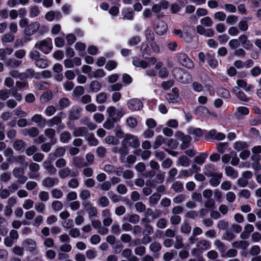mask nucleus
<instances>
[{"mask_svg":"<svg viewBox=\"0 0 261 261\" xmlns=\"http://www.w3.org/2000/svg\"><path fill=\"white\" fill-rule=\"evenodd\" d=\"M28 21L26 18H23L20 20L19 25L20 27L24 28V33L27 36H32L36 33L40 28V23L37 22H33L30 24H28Z\"/></svg>","mask_w":261,"mask_h":261,"instance_id":"f257e3e1","label":"nucleus"},{"mask_svg":"<svg viewBox=\"0 0 261 261\" xmlns=\"http://www.w3.org/2000/svg\"><path fill=\"white\" fill-rule=\"evenodd\" d=\"M173 76L182 84H187L192 81L191 75L185 70L180 68H174L172 70Z\"/></svg>","mask_w":261,"mask_h":261,"instance_id":"f03ea898","label":"nucleus"},{"mask_svg":"<svg viewBox=\"0 0 261 261\" xmlns=\"http://www.w3.org/2000/svg\"><path fill=\"white\" fill-rule=\"evenodd\" d=\"M156 61V58L153 57L147 58L146 60H142L137 57H134L132 62L133 65L137 67L146 69L154 65Z\"/></svg>","mask_w":261,"mask_h":261,"instance_id":"7ed1b4c3","label":"nucleus"},{"mask_svg":"<svg viewBox=\"0 0 261 261\" xmlns=\"http://www.w3.org/2000/svg\"><path fill=\"white\" fill-rule=\"evenodd\" d=\"M35 47L39 49L42 53L48 54L53 48L52 40L49 38H45L36 43Z\"/></svg>","mask_w":261,"mask_h":261,"instance_id":"20e7f679","label":"nucleus"},{"mask_svg":"<svg viewBox=\"0 0 261 261\" xmlns=\"http://www.w3.org/2000/svg\"><path fill=\"white\" fill-rule=\"evenodd\" d=\"M121 145L126 148L128 146L137 148L140 146V141L137 137L132 135L127 134L122 141Z\"/></svg>","mask_w":261,"mask_h":261,"instance_id":"39448f33","label":"nucleus"},{"mask_svg":"<svg viewBox=\"0 0 261 261\" xmlns=\"http://www.w3.org/2000/svg\"><path fill=\"white\" fill-rule=\"evenodd\" d=\"M176 57L178 62L182 66L189 69H192L194 67V63L186 54L180 53L176 54Z\"/></svg>","mask_w":261,"mask_h":261,"instance_id":"423d86ee","label":"nucleus"},{"mask_svg":"<svg viewBox=\"0 0 261 261\" xmlns=\"http://www.w3.org/2000/svg\"><path fill=\"white\" fill-rule=\"evenodd\" d=\"M110 118L114 119V120H119L124 114V112L122 109L116 110L114 107H109L107 109Z\"/></svg>","mask_w":261,"mask_h":261,"instance_id":"0eeeda50","label":"nucleus"},{"mask_svg":"<svg viewBox=\"0 0 261 261\" xmlns=\"http://www.w3.org/2000/svg\"><path fill=\"white\" fill-rule=\"evenodd\" d=\"M127 107L132 111H137L141 110L143 107V103L138 98H134L127 101Z\"/></svg>","mask_w":261,"mask_h":261,"instance_id":"6e6552de","label":"nucleus"},{"mask_svg":"<svg viewBox=\"0 0 261 261\" xmlns=\"http://www.w3.org/2000/svg\"><path fill=\"white\" fill-rule=\"evenodd\" d=\"M81 64V59L79 57H75L72 59H67L64 61V65L66 68H73L74 66H79Z\"/></svg>","mask_w":261,"mask_h":261,"instance_id":"1a4fd4ad","label":"nucleus"},{"mask_svg":"<svg viewBox=\"0 0 261 261\" xmlns=\"http://www.w3.org/2000/svg\"><path fill=\"white\" fill-rule=\"evenodd\" d=\"M101 216L103 219L102 223L105 226H109L113 222L112 214L110 210L106 208L102 211Z\"/></svg>","mask_w":261,"mask_h":261,"instance_id":"9d476101","label":"nucleus"},{"mask_svg":"<svg viewBox=\"0 0 261 261\" xmlns=\"http://www.w3.org/2000/svg\"><path fill=\"white\" fill-rule=\"evenodd\" d=\"M23 248L31 252H35L36 250L37 244L35 241L31 239L25 240L22 243Z\"/></svg>","mask_w":261,"mask_h":261,"instance_id":"9b49d317","label":"nucleus"},{"mask_svg":"<svg viewBox=\"0 0 261 261\" xmlns=\"http://www.w3.org/2000/svg\"><path fill=\"white\" fill-rule=\"evenodd\" d=\"M85 210L87 212L90 218L95 217L97 214V208L93 206L92 203L89 202H86L83 204Z\"/></svg>","mask_w":261,"mask_h":261,"instance_id":"f8f14e48","label":"nucleus"},{"mask_svg":"<svg viewBox=\"0 0 261 261\" xmlns=\"http://www.w3.org/2000/svg\"><path fill=\"white\" fill-rule=\"evenodd\" d=\"M54 161L51 160L48 155V159L43 162V166L47 171V172L50 174H55L57 170L54 165L52 164V162Z\"/></svg>","mask_w":261,"mask_h":261,"instance_id":"ddd939ff","label":"nucleus"},{"mask_svg":"<svg viewBox=\"0 0 261 261\" xmlns=\"http://www.w3.org/2000/svg\"><path fill=\"white\" fill-rule=\"evenodd\" d=\"M167 25L165 22L159 20L155 27L156 33L160 35L164 34L167 31Z\"/></svg>","mask_w":261,"mask_h":261,"instance_id":"4468645a","label":"nucleus"},{"mask_svg":"<svg viewBox=\"0 0 261 261\" xmlns=\"http://www.w3.org/2000/svg\"><path fill=\"white\" fill-rule=\"evenodd\" d=\"M196 30L199 34L203 35L207 37H211L214 35V32L213 30V29H206L201 25H198L197 26Z\"/></svg>","mask_w":261,"mask_h":261,"instance_id":"2eb2a0df","label":"nucleus"},{"mask_svg":"<svg viewBox=\"0 0 261 261\" xmlns=\"http://www.w3.org/2000/svg\"><path fill=\"white\" fill-rule=\"evenodd\" d=\"M239 39L240 40V44H241L245 49H250L253 47V44L250 41L248 40V37L246 35H241L239 37Z\"/></svg>","mask_w":261,"mask_h":261,"instance_id":"dca6fc26","label":"nucleus"},{"mask_svg":"<svg viewBox=\"0 0 261 261\" xmlns=\"http://www.w3.org/2000/svg\"><path fill=\"white\" fill-rule=\"evenodd\" d=\"M212 176L210 179V184L213 187H217L220 182L222 177L221 173H214L211 175Z\"/></svg>","mask_w":261,"mask_h":261,"instance_id":"f3484780","label":"nucleus"},{"mask_svg":"<svg viewBox=\"0 0 261 261\" xmlns=\"http://www.w3.org/2000/svg\"><path fill=\"white\" fill-rule=\"evenodd\" d=\"M58 182L59 179L57 178L46 177L42 180V184L46 187H51Z\"/></svg>","mask_w":261,"mask_h":261,"instance_id":"a211bd4d","label":"nucleus"},{"mask_svg":"<svg viewBox=\"0 0 261 261\" xmlns=\"http://www.w3.org/2000/svg\"><path fill=\"white\" fill-rule=\"evenodd\" d=\"M65 152V149L63 147H59L57 148L55 152H51L49 153V158L52 161L55 160L57 157L62 156L64 155Z\"/></svg>","mask_w":261,"mask_h":261,"instance_id":"6ab92c4d","label":"nucleus"},{"mask_svg":"<svg viewBox=\"0 0 261 261\" xmlns=\"http://www.w3.org/2000/svg\"><path fill=\"white\" fill-rule=\"evenodd\" d=\"M206 60L208 65L213 68H215L218 66V62L214 55L210 54H206Z\"/></svg>","mask_w":261,"mask_h":261,"instance_id":"aec40b11","label":"nucleus"},{"mask_svg":"<svg viewBox=\"0 0 261 261\" xmlns=\"http://www.w3.org/2000/svg\"><path fill=\"white\" fill-rule=\"evenodd\" d=\"M225 172L227 176L232 179L237 178L239 176L238 172L231 166H227L225 168Z\"/></svg>","mask_w":261,"mask_h":261,"instance_id":"412c9836","label":"nucleus"},{"mask_svg":"<svg viewBox=\"0 0 261 261\" xmlns=\"http://www.w3.org/2000/svg\"><path fill=\"white\" fill-rule=\"evenodd\" d=\"M208 154L206 152L200 153L199 155L195 156L194 158V162L198 165H202L206 159L208 157Z\"/></svg>","mask_w":261,"mask_h":261,"instance_id":"4be33fe9","label":"nucleus"},{"mask_svg":"<svg viewBox=\"0 0 261 261\" xmlns=\"http://www.w3.org/2000/svg\"><path fill=\"white\" fill-rule=\"evenodd\" d=\"M88 133V129L86 127H80L74 129L73 134L75 137H84Z\"/></svg>","mask_w":261,"mask_h":261,"instance_id":"5701e85b","label":"nucleus"},{"mask_svg":"<svg viewBox=\"0 0 261 261\" xmlns=\"http://www.w3.org/2000/svg\"><path fill=\"white\" fill-rule=\"evenodd\" d=\"M24 135H29L31 137H35L39 134V130L37 127H32L30 129H24L22 130Z\"/></svg>","mask_w":261,"mask_h":261,"instance_id":"b1692460","label":"nucleus"},{"mask_svg":"<svg viewBox=\"0 0 261 261\" xmlns=\"http://www.w3.org/2000/svg\"><path fill=\"white\" fill-rule=\"evenodd\" d=\"M165 143V139L161 135L157 136L153 144V148L156 149Z\"/></svg>","mask_w":261,"mask_h":261,"instance_id":"393cba45","label":"nucleus"},{"mask_svg":"<svg viewBox=\"0 0 261 261\" xmlns=\"http://www.w3.org/2000/svg\"><path fill=\"white\" fill-rule=\"evenodd\" d=\"M32 121L36 123L40 124L42 126H44L46 119L44 118L40 114H35L31 119Z\"/></svg>","mask_w":261,"mask_h":261,"instance_id":"a878e982","label":"nucleus"},{"mask_svg":"<svg viewBox=\"0 0 261 261\" xmlns=\"http://www.w3.org/2000/svg\"><path fill=\"white\" fill-rule=\"evenodd\" d=\"M197 247L200 250H207L210 248L211 244L207 240H201L197 242Z\"/></svg>","mask_w":261,"mask_h":261,"instance_id":"bb28decb","label":"nucleus"},{"mask_svg":"<svg viewBox=\"0 0 261 261\" xmlns=\"http://www.w3.org/2000/svg\"><path fill=\"white\" fill-rule=\"evenodd\" d=\"M196 114L201 116H207L210 115V112L209 110L204 107L198 106L195 110Z\"/></svg>","mask_w":261,"mask_h":261,"instance_id":"cd10ccee","label":"nucleus"},{"mask_svg":"<svg viewBox=\"0 0 261 261\" xmlns=\"http://www.w3.org/2000/svg\"><path fill=\"white\" fill-rule=\"evenodd\" d=\"M45 135L50 139L52 144H55L56 140L54 139L56 134V131L53 128H47L44 131Z\"/></svg>","mask_w":261,"mask_h":261,"instance_id":"c85d7f7f","label":"nucleus"},{"mask_svg":"<svg viewBox=\"0 0 261 261\" xmlns=\"http://www.w3.org/2000/svg\"><path fill=\"white\" fill-rule=\"evenodd\" d=\"M249 244L246 241H238L233 242L232 243V246L234 248L245 249L248 246Z\"/></svg>","mask_w":261,"mask_h":261,"instance_id":"c756f323","label":"nucleus"},{"mask_svg":"<svg viewBox=\"0 0 261 261\" xmlns=\"http://www.w3.org/2000/svg\"><path fill=\"white\" fill-rule=\"evenodd\" d=\"M112 150L115 153H119L121 157H124L128 153L126 148L123 146L121 148L117 146L113 147L112 148Z\"/></svg>","mask_w":261,"mask_h":261,"instance_id":"7c9ffc66","label":"nucleus"},{"mask_svg":"<svg viewBox=\"0 0 261 261\" xmlns=\"http://www.w3.org/2000/svg\"><path fill=\"white\" fill-rule=\"evenodd\" d=\"M124 18L127 20H132L134 19V12L130 8L124 9L122 12Z\"/></svg>","mask_w":261,"mask_h":261,"instance_id":"2f4dec72","label":"nucleus"},{"mask_svg":"<svg viewBox=\"0 0 261 261\" xmlns=\"http://www.w3.org/2000/svg\"><path fill=\"white\" fill-rule=\"evenodd\" d=\"M5 63L7 66L14 68L18 67L21 64V61L15 59H10L6 61Z\"/></svg>","mask_w":261,"mask_h":261,"instance_id":"473e14b6","label":"nucleus"},{"mask_svg":"<svg viewBox=\"0 0 261 261\" xmlns=\"http://www.w3.org/2000/svg\"><path fill=\"white\" fill-rule=\"evenodd\" d=\"M214 245L216 248L222 253V255L225 253L226 247L223 242L219 240H216L214 242Z\"/></svg>","mask_w":261,"mask_h":261,"instance_id":"72a5a7b5","label":"nucleus"},{"mask_svg":"<svg viewBox=\"0 0 261 261\" xmlns=\"http://www.w3.org/2000/svg\"><path fill=\"white\" fill-rule=\"evenodd\" d=\"M105 141L108 144L117 145L119 144V140L116 137L113 136H108L105 139Z\"/></svg>","mask_w":261,"mask_h":261,"instance_id":"f704fd0d","label":"nucleus"},{"mask_svg":"<svg viewBox=\"0 0 261 261\" xmlns=\"http://www.w3.org/2000/svg\"><path fill=\"white\" fill-rule=\"evenodd\" d=\"M90 88L91 91L97 92L101 89V84L97 81H92L90 84Z\"/></svg>","mask_w":261,"mask_h":261,"instance_id":"c9c22d12","label":"nucleus"},{"mask_svg":"<svg viewBox=\"0 0 261 261\" xmlns=\"http://www.w3.org/2000/svg\"><path fill=\"white\" fill-rule=\"evenodd\" d=\"M85 213L83 211H79L77 212V216L75 218V223L77 225H80L82 224L84 221V218L83 217Z\"/></svg>","mask_w":261,"mask_h":261,"instance_id":"e433bc0d","label":"nucleus"},{"mask_svg":"<svg viewBox=\"0 0 261 261\" xmlns=\"http://www.w3.org/2000/svg\"><path fill=\"white\" fill-rule=\"evenodd\" d=\"M106 75L105 71L102 69H99L95 71H93L89 75V77L99 78L103 77Z\"/></svg>","mask_w":261,"mask_h":261,"instance_id":"4c0bfd02","label":"nucleus"},{"mask_svg":"<svg viewBox=\"0 0 261 261\" xmlns=\"http://www.w3.org/2000/svg\"><path fill=\"white\" fill-rule=\"evenodd\" d=\"M118 120H114V119L108 118L103 124V126L107 129H111L114 127V123Z\"/></svg>","mask_w":261,"mask_h":261,"instance_id":"58836bf2","label":"nucleus"},{"mask_svg":"<svg viewBox=\"0 0 261 261\" xmlns=\"http://www.w3.org/2000/svg\"><path fill=\"white\" fill-rule=\"evenodd\" d=\"M178 162L183 167H188L190 165V160L185 155H181L178 158Z\"/></svg>","mask_w":261,"mask_h":261,"instance_id":"ea45409f","label":"nucleus"},{"mask_svg":"<svg viewBox=\"0 0 261 261\" xmlns=\"http://www.w3.org/2000/svg\"><path fill=\"white\" fill-rule=\"evenodd\" d=\"M217 93L219 96L225 98H229L230 97L229 91L223 88H219L217 90Z\"/></svg>","mask_w":261,"mask_h":261,"instance_id":"a19ab883","label":"nucleus"},{"mask_svg":"<svg viewBox=\"0 0 261 261\" xmlns=\"http://www.w3.org/2000/svg\"><path fill=\"white\" fill-rule=\"evenodd\" d=\"M85 44L81 42H76L75 45V48L79 51V55L83 56L84 51L86 49Z\"/></svg>","mask_w":261,"mask_h":261,"instance_id":"79ce46f5","label":"nucleus"},{"mask_svg":"<svg viewBox=\"0 0 261 261\" xmlns=\"http://www.w3.org/2000/svg\"><path fill=\"white\" fill-rule=\"evenodd\" d=\"M191 139V137L190 136L185 135L181 140L182 142V144L181 145V148L182 149H185L188 147Z\"/></svg>","mask_w":261,"mask_h":261,"instance_id":"37998d69","label":"nucleus"},{"mask_svg":"<svg viewBox=\"0 0 261 261\" xmlns=\"http://www.w3.org/2000/svg\"><path fill=\"white\" fill-rule=\"evenodd\" d=\"M162 246L160 243L155 242L151 243L149 246V249L153 253H157L161 249Z\"/></svg>","mask_w":261,"mask_h":261,"instance_id":"c03bdc74","label":"nucleus"},{"mask_svg":"<svg viewBox=\"0 0 261 261\" xmlns=\"http://www.w3.org/2000/svg\"><path fill=\"white\" fill-rule=\"evenodd\" d=\"M233 147L236 150L239 151L247 148V145L244 142H236L234 144Z\"/></svg>","mask_w":261,"mask_h":261,"instance_id":"a18cd8bd","label":"nucleus"},{"mask_svg":"<svg viewBox=\"0 0 261 261\" xmlns=\"http://www.w3.org/2000/svg\"><path fill=\"white\" fill-rule=\"evenodd\" d=\"M60 141L64 143H67L71 139L70 134L67 131L63 132L60 136Z\"/></svg>","mask_w":261,"mask_h":261,"instance_id":"49530a36","label":"nucleus"},{"mask_svg":"<svg viewBox=\"0 0 261 261\" xmlns=\"http://www.w3.org/2000/svg\"><path fill=\"white\" fill-rule=\"evenodd\" d=\"M140 50L143 57L145 55L149 56L150 54V49L148 44L145 43H142Z\"/></svg>","mask_w":261,"mask_h":261,"instance_id":"de8ad7c7","label":"nucleus"},{"mask_svg":"<svg viewBox=\"0 0 261 261\" xmlns=\"http://www.w3.org/2000/svg\"><path fill=\"white\" fill-rule=\"evenodd\" d=\"M37 67L40 68H45L48 66L47 61L43 59H38L35 62Z\"/></svg>","mask_w":261,"mask_h":261,"instance_id":"09e8293b","label":"nucleus"},{"mask_svg":"<svg viewBox=\"0 0 261 261\" xmlns=\"http://www.w3.org/2000/svg\"><path fill=\"white\" fill-rule=\"evenodd\" d=\"M161 198V195L158 193H154L149 197V203L150 205H154L158 203Z\"/></svg>","mask_w":261,"mask_h":261,"instance_id":"8fccbe9b","label":"nucleus"},{"mask_svg":"<svg viewBox=\"0 0 261 261\" xmlns=\"http://www.w3.org/2000/svg\"><path fill=\"white\" fill-rule=\"evenodd\" d=\"M14 36L10 34H6L2 37V42L3 43L11 42L14 40Z\"/></svg>","mask_w":261,"mask_h":261,"instance_id":"3c124183","label":"nucleus"},{"mask_svg":"<svg viewBox=\"0 0 261 261\" xmlns=\"http://www.w3.org/2000/svg\"><path fill=\"white\" fill-rule=\"evenodd\" d=\"M73 162L74 165L78 167H83L86 166V164L84 162L83 159L79 156L74 158Z\"/></svg>","mask_w":261,"mask_h":261,"instance_id":"603ef678","label":"nucleus"},{"mask_svg":"<svg viewBox=\"0 0 261 261\" xmlns=\"http://www.w3.org/2000/svg\"><path fill=\"white\" fill-rule=\"evenodd\" d=\"M184 246L182 242V238L180 236H177L175 237V242L174 244V247L176 249L182 248Z\"/></svg>","mask_w":261,"mask_h":261,"instance_id":"864d4df0","label":"nucleus"},{"mask_svg":"<svg viewBox=\"0 0 261 261\" xmlns=\"http://www.w3.org/2000/svg\"><path fill=\"white\" fill-rule=\"evenodd\" d=\"M53 97V93L51 91H47L46 92H44L41 96V100L44 102H46L50 99Z\"/></svg>","mask_w":261,"mask_h":261,"instance_id":"5fc2aeb1","label":"nucleus"},{"mask_svg":"<svg viewBox=\"0 0 261 261\" xmlns=\"http://www.w3.org/2000/svg\"><path fill=\"white\" fill-rule=\"evenodd\" d=\"M70 169L69 168H65L59 171V175L61 178H65L70 175Z\"/></svg>","mask_w":261,"mask_h":261,"instance_id":"6e6d98bb","label":"nucleus"},{"mask_svg":"<svg viewBox=\"0 0 261 261\" xmlns=\"http://www.w3.org/2000/svg\"><path fill=\"white\" fill-rule=\"evenodd\" d=\"M82 109L80 108H76V110H73L70 112V118L71 119H77L80 118V112Z\"/></svg>","mask_w":261,"mask_h":261,"instance_id":"4d7b16f0","label":"nucleus"},{"mask_svg":"<svg viewBox=\"0 0 261 261\" xmlns=\"http://www.w3.org/2000/svg\"><path fill=\"white\" fill-rule=\"evenodd\" d=\"M107 98V94L104 92L99 93L96 96V101L99 103H104Z\"/></svg>","mask_w":261,"mask_h":261,"instance_id":"13d9d810","label":"nucleus"},{"mask_svg":"<svg viewBox=\"0 0 261 261\" xmlns=\"http://www.w3.org/2000/svg\"><path fill=\"white\" fill-rule=\"evenodd\" d=\"M87 140L90 146H96L98 144V140L92 134L89 135L87 137Z\"/></svg>","mask_w":261,"mask_h":261,"instance_id":"bf43d9fd","label":"nucleus"},{"mask_svg":"<svg viewBox=\"0 0 261 261\" xmlns=\"http://www.w3.org/2000/svg\"><path fill=\"white\" fill-rule=\"evenodd\" d=\"M228 45L231 49H236L240 45V40L239 39H231L229 41Z\"/></svg>","mask_w":261,"mask_h":261,"instance_id":"052dcab7","label":"nucleus"},{"mask_svg":"<svg viewBox=\"0 0 261 261\" xmlns=\"http://www.w3.org/2000/svg\"><path fill=\"white\" fill-rule=\"evenodd\" d=\"M9 97V91L7 89H2L0 90V99L5 100Z\"/></svg>","mask_w":261,"mask_h":261,"instance_id":"680f3d73","label":"nucleus"},{"mask_svg":"<svg viewBox=\"0 0 261 261\" xmlns=\"http://www.w3.org/2000/svg\"><path fill=\"white\" fill-rule=\"evenodd\" d=\"M166 99L170 103H176L179 101L180 98H178L172 94L168 93L166 95Z\"/></svg>","mask_w":261,"mask_h":261,"instance_id":"e2e57ef3","label":"nucleus"},{"mask_svg":"<svg viewBox=\"0 0 261 261\" xmlns=\"http://www.w3.org/2000/svg\"><path fill=\"white\" fill-rule=\"evenodd\" d=\"M193 171L191 169L189 170H183L180 171L178 178H181L185 177H188L192 175Z\"/></svg>","mask_w":261,"mask_h":261,"instance_id":"0e129e2a","label":"nucleus"},{"mask_svg":"<svg viewBox=\"0 0 261 261\" xmlns=\"http://www.w3.org/2000/svg\"><path fill=\"white\" fill-rule=\"evenodd\" d=\"M172 187L176 192H180L184 188L181 182L178 181L174 182L172 186Z\"/></svg>","mask_w":261,"mask_h":261,"instance_id":"69168bd1","label":"nucleus"},{"mask_svg":"<svg viewBox=\"0 0 261 261\" xmlns=\"http://www.w3.org/2000/svg\"><path fill=\"white\" fill-rule=\"evenodd\" d=\"M40 13L39 8L37 6H33L30 8V16L31 17H35Z\"/></svg>","mask_w":261,"mask_h":261,"instance_id":"338daca9","label":"nucleus"},{"mask_svg":"<svg viewBox=\"0 0 261 261\" xmlns=\"http://www.w3.org/2000/svg\"><path fill=\"white\" fill-rule=\"evenodd\" d=\"M56 111V108L53 106H48L45 110V114L47 116H51L53 115Z\"/></svg>","mask_w":261,"mask_h":261,"instance_id":"774afa93","label":"nucleus"}]
</instances>
